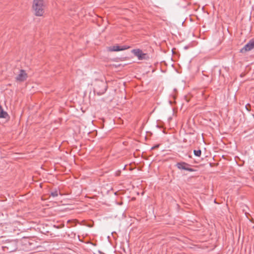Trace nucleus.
<instances>
[{"label": "nucleus", "mask_w": 254, "mask_h": 254, "mask_svg": "<svg viewBox=\"0 0 254 254\" xmlns=\"http://www.w3.org/2000/svg\"><path fill=\"white\" fill-rule=\"evenodd\" d=\"M27 77V75L25 71L24 70H20L19 71V73L16 77V79L17 81L22 82L26 80Z\"/></svg>", "instance_id": "423d86ee"}, {"label": "nucleus", "mask_w": 254, "mask_h": 254, "mask_svg": "<svg viewBox=\"0 0 254 254\" xmlns=\"http://www.w3.org/2000/svg\"><path fill=\"white\" fill-rule=\"evenodd\" d=\"M94 92L98 95L103 94L107 89V83L103 80H97L94 83Z\"/></svg>", "instance_id": "f257e3e1"}, {"label": "nucleus", "mask_w": 254, "mask_h": 254, "mask_svg": "<svg viewBox=\"0 0 254 254\" xmlns=\"http://www.w3.org/2000/svg\"><path fill=\"white\" fill-rule=\"evenodd\" d=\"M250 107H251V105L250 104H247L246 106H245V108L246 109V110L248 111H250L251 109H250Z\"/></svg>", "instance_id": "f8f14e48"}, {"label": "nucleus", "mask_w": 254, "mask_h": 254, "mask_svg": "<svg viewBox=\"0 0 254 254\" xmlns=\"http://www.w3.org/2000/svg\"><path fill=\"white\" fill-rule=\"evenodd\" d=\"M131 52L135 56L137 57L139 60H146L148 58V55L146 54L143 53L139 49H133Z\"/></svg>", "instance_id": "20e7f679"}, {"label": "nucleus", "mask_w": 254, "mask_h": 254, "mask_svg": "<svg viewBox=\"0 0 254 254\" xmlns=\"http://www.w3.org/2000/svg\"><path fill=\"white\" fill-rule=\"evenodd\" d=\"M4 251L11 253L17 249V243L15 240L9 241L5 242L2 247Z\"/></svg>", "instance_id": "7ed1b4c3"}, {"label": "nucleus", "mask_w": 254, "mask_h": 254, "mask_svg": "<svg viewBox=\"0 0 254 254\" xmlns=\"http://www.w3.org/2000/svg\"><path fill=\"white\" fill-rule=\"evenodd\" d=\"M129 48L128 46H120L118 45L114 46L113 47L109 48V51H123L126 49H127Z\"/></svg>", "instance_id": "0eeeda50"}, {"label": "nucleus", "mask_w": 254, "mask_h": 254, "mask_svg": "<svg viewBox=\"0 0 254 254\" xmlns=\"http://www.w3.org/2000/svg\"><path fill=\"white\" fill-rule=\"evenodd\" d=\"M32 7L36 16L43 15L45 8L43 0H33Z\"/></svg>", "instance_id": "f03ea898"}, {"label": "nucleus", "mask_w": 254, "mask_h": 254, "mask_svg": "<svg viewBox=\"0 0 254 254\" xmlns=\"http://www.w3.org/2000/svg\"><path fill=\"white\" fill-rule=\"evenodd\" d=\"M193 153L195 156L199 157L201 155V151L200 150H194Z\"/></svg>", "instance_id": "9d476101"}, {"label": "nucleus", "mask_w": 254, "mask_h": 254, "mask_svg": "<svg viewBox=\"0 0 254 254\" xmlns=\"http://www.w3.org/2000/svg\"><path fill=\"white\" fill-rule=\"evenodd\" d=\"M59 193V191L56 190L54 191L51 192V195L53 197H55L58 196Z\"/></svg>", "instance_id": "9b49d317"}, {"label": "nucleus", "mask_w": 254, "mask_h": 254, "mask_svg": "<svg viewBox=\"0 0 254 254\" xmlns=\"http://www.w3.org/2000/svg\"><path fill=\"white\" fill-rule=\"evenodd\" d=\"M189 165L185 162H179L177 164V166L179 169L191 171L192 169L189 168Z\"/></svg>", "instance_id": "6e6552de"}, {"label": "nucleus", "mask_w": 254, "mask_h": 254, "mask_svg": "<svg viewBox=\"0 0 254 254\" xmlns=\"http://www.w3.org/2000/svg\"><path fill=\"white\" fill-rule=\"evenodd\" d=\"M254 49V38L251 39L241 50L242 53L250 51Z\"/></svg>", "instance_id": "39448f33"}, {"label": "nucleus", "mask_w": 254, "mask_h": 254, "mask_svg": "<svg viewBox=\"0 0 254 254\" xmlns=\"http://www.w3.org/2000/svg\"><path fill=\"white\" fill-rule=\"evenodd\" d=\"M8 117V115L2 109V107L0 106V118L7 119Z\"/></svg>", "instance_id": "1a4fd4ad"}, {"label": "nucleus", "mask_w": 254, "mask_h": 254, "mask_svg": "<svg viewBox=\"0 0 254 254\" xmlns=\"http://www.w3.org/2000/svg\"><path fill=\"white\" fill-rule=\"evenodd\" d=\"M158 146H159V145H156V146H155L153 147L152 148V149H154V148H157V147H158Z\"/></svg>", "instance_id": "ddd939ff"}]
</instances>
